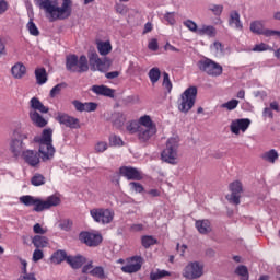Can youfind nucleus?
I'll use <instances>...</instances> for the list:
<instances>
[{
	"instance_id": "nucleus-62",
	"label": "nucleus",
	"mask_w": 280,
	"mask_h": 280,
	"mask_svg": "<svg viewBox=\"0 0 280 280\" xmlns=\"http://www.w3.org/2000/svg\"><path fill=\"white\" fill-rule=\"evenodd\" d=\"M130 231H131L132 233H139V232L143 231V224H141V223L132 224V225L130 226Z\"/></svg>"
},
{
	"instance_id": "nucleus-30",
	"label": "nucleus",
	"mask_w": 280,
	"mask_h": 280,
	"mask_svg": "<svg viewBox=\"0 0 280 280\" xmlns=\"http://www.w3.org/2000/svg\"><path fill=\"white\" fill-rule=\"evenodd\" d=\"M249 30L254 34H259V35H262V36H268L267 33L271 32V30H264V24L259 21L252 22Z\"/></svg>"
},
{
	"instance_id": "nucleus-5",
	"label": "nucleus",
	"mask_w": 280,
	"mask_h": 280,
	"mask_svg": "<svg viewBox=\"0 0 280 280\" xmlns=\"http://www.w3.org/2000/svg\"><path fill=\"white\" fill-rule=\"evenodd\" d=\"M66 69L71 73H86L89 71V59L85 55L80 58L78 55H68L66 57Z\"/></svg>"
},
{
	"instance_id": "nucleus-56",
	"label": "nucleus",
	"mask_w": 280,
	"mask_h": 280,
	"mask_svg": "<svg viewBox=\"0 0 280 280\" xmlns=\"http://www.w3.org/2000/svg\"><path fill=\"white\" fill-rule=\"evenodd\" d=\"M43 257H45V254L43 253V250H40L39 248L35 249L33 252V261L36 264L38 261H40V259H43Z\"/></svg>"
},
{
	"instance_id": "nucleus-16",
	"label": "nucleus",
	"mask_w": 280,
	"mask_h": 280,
	"mask_svg": "<svg viewBox=\"0 0 280 280\" xmlns=\"http://www.w3.org/2000/svg\"><path fill=\"white\" fill-rule=\"evenodd\" d=\"M120 175H122L127 180H142L143 175L141 171L132 166H121L119 168Z\"/></svg>"
},
{
	"instance_id": "nucleus-20",
	"label": "nucleus",
	"mask_w": 280,
	"mask_h": 280,
	"mask_svg": "<svg viewBox=\"0 0 280 280\" xmlns=\"http://www.w3.org/2000/svg\"><path fill=\"white\" fill-rule=\"evenodd\" d=\"M195 226L200 235H209V233L213 231V228H211V221L207 219L197 220Z\"/></svg>"
},
{
	"instance_id": "nucleus-41",
	"label": "nucleus",
	"mask_w": 280,
	"mask_h": 280,
	"mask_svg": "<svg viewBox=\"0 0 280 280\" xmlns=\"http://www.w3.org/2000/svg\"><path fill=\"white\" fill-rule=\"evenodd\" d=\"M156 238H154L153 236L150 235H144L141 237V244L143 246V248H150V246H154V244H156Z\"/></svg>"
},
{
	"instance_id": "nucleus-17",
	"label": "nucleus",
	"mask_w": 280,
	"mask_h": 280,
	"mask_svg": "<svg viewBox=\"0 0 280 280\" xmlns=\"http://www.w3.org/2000/svg\"><path fill=\"white\" fill-rule=\"evenodd\" d=\"M42 155L35 150H25L22 152L23 161L31 167H37L40 163Z\"/></svg>"
},
{
	"instance_id": "nucleus-54",
	"label": "nucleus",
	"mask_w": 280,
	"mask_h": 280,
	"mask_svg": "<svg viewBox=\"0 0 280 280\" xmlns=\"http://www.w3.org/2000/svg\"><path fill=\"white\" fill-rule=\"evenodd\" d=\"M270 49V46H268V44L265 43H260V44H256L252 51H268Z\"/></svg>"
},
{
	"instance_id": "nucleus-12",
	"label": "nucleus",
	"mask_w": 280,
	"mask_h": 280,
	"mask_svg": "<svg viewBox=\"0 0 280 280\" xmlns=\"http://www.w3.org/2000/svg\"><path fill=\"white\" fill-rule=\"evenodd\" d=\"M89 62L91 71H101V73H105V71H108V66L106 65V61L102 60L97 52H91L89 55Z\"/></svg>"
},
{
	"instance_id": "nucleus-4",
	"label": "nucleus",
	"mask_w": 280,
	"mask_h": 280,
	"mask_svg": "<svg viewBox=\"0 0 280 280\" xmlns=\"http://www.w3.org/2000/svg\"><path fill=\"white\" fill-rule=\"evenodd\" d=\"M24 139H27V133H25L21 127H16L9 141V150L14 159H19V156L23 154V150H25Z\"/></svg>"
},
{
	"instance_id": "nucleus-46",
	"label": "nucleus",
	"mask_w": 280,
	"mask_h": 280,
	"mask_svg": "<svg viewBox=\"0 0 280 280\" xmlns=\"http://www.w3.org/2000/svg\"><path fill=\"white\" fill-rule=\"evenodd\" d=\"M62 89H67V83H59L57 85H55L51 90H50V97H56L57 95H60Z\"/></svg>"
},
{
	"instance_id": "nucleus-7",
	"label": "nucleus",
	"mask_w": 280,
	"mask_h": 280,
	"mask_svg": "<svg viewBox=\"0 0 280 280\" xmlns=\"http://www.w3.org/2000/svg\"><path fill=\"white\" fill-rule=\"evenodd\" d=\"M198 95V88L190 86L186 89L183 94L180 95V98L178 100V110L180 113H188L194 108V105L196 104V97Z\"/></svg>"
},
{
	"instance_id": "nucleus-19",
	"label": "nucleus",
	"mask_w": 280,
	"mask_h": 280,
	"mask_svg": "<svg viewBox=\"0 0 280 280\" xmlns=\"http://www.w3.org/2000/svg\"><path fill=\"white\" fill-rule=\"evenodd\" d=\"M154 135H156V127H140V130L138 131V140L140 141V143H148V141H150V139H152Z\"/></svg>"
},
{
	"instance_id": "nucleus-44",
	"label": "nucleus",
	"mask_w": 280,
	"mask_h": 280,
	"mask_svg": "<svg viewBox=\"0 0 280 280\" xmlns=\"http://www.w3.org/2000/svg\"><path fill=\"white\" fill-rule=\"evenodd\" d=\"M208 10L214 14V16H221L222 12H224V5L222 4H210Z\"/></svg>"
},
{
	"instance_id": "nucleus-38",
	"label": "nucleus",
	"mask_w": 280,
	"mask_h": 280,
	"mask_svg": "<svg viewBox=\"0 0 280 280\" xmlns=\"http://www.w3.org/2000/svg\"><path fill=\"white\" fill-rule=\"evenodd\" d=\"M45 176L40 173H36L31 178V185H33V187H40L42 185H45Z\"/></svg>"
},
{
	"instance_id": "nucleus-22",
	"label": "nucleus",
	"mask_w": 280,
	"mask_h": 280,
	"mask_svg": "<svg viewBox=\"0 0 280 280\" xmlns=\"http://www.w3.org/2000/svg\"><path fill=\"white\" fill-rule=\"evenodd\" d=\"M67 264H69V266H71V268L74 270H78V268H82V266L86 264V258L82 255L68 256Z\"/></svg>"
},
{
	"instance_id": "nucleus-36",
	"label": "nucleus",
	"mask_w": 280,
	"mask_h": 280,
	"mask_svg": "<svg viewBox=\"0 0 280 280\" xmlns=\"http://www.w3.org/2000/svg\"><path fill=\"white\" fill-rule=\"evenodd\" d=\"M139 126L141 128H156V125L154 121H152V118L148 115L141 116L138 120Z\"/></svg>"
},
{
	"instance_id": "nucleus-6",
	"label": "nucleus",
	"mask_w": 280,
	"mask_h": 280,
	"mask_svg": "<svg viewBox=\"0 0 280 280\" xmlns=\"http://www.w3.org/2000/svg\"><path fill=\"white\" fill-rule=\"evenodd\" d=\"M180 139L178 137L168 138L166 141V148L162 151V161L170 163L171 165H176L178 161V145Z\"/></svg>"
},
{
	"instance_id": "nucleus-3",
	"label": "nucleus",
	"mask_w": 280,
	"mask_h": 280,
	"mask_svg": "<svg viewBox=\"0 0 280 280\" xmlns=\"http://www.w3.org/2000/svg\"><path fill=\"white\" fill-rule=\"evenodd\" d=\"M54 130L44 129L40 137L34 139L35 143L39 145V154H42V161L47 162L54 159L56 149L54 148Z\"/></svg>"
},
{
	"instance_id": "nucleus-18",
	"label": "nucleus",
	"mask_w": 280,
	"mask_h": 280,
	"mask_svg": "<svg viewBox=\"0 0 280 280\" xmlns=\"http://www.w3.org/2000/svg\"><path fill=\"white\" fill-rule=\"evenodd\" d=\"M249 127H250V119L241 118V119H235L231 122L230 130L231 132H233V135H240V130H242V132H246V130H248Z\"/></svg>"
},
{
	"instance_id": "nucleus-39",
	"label": "nucleus",
	"mask_w": 280,
	"mask_h": 280,
	"mask_svg": "<svg viewBox=\"0 0 280 280\" xmlns=\"http://www.w3.org/2000/svg\"><path fill=\"white\" fill-rule=\"evenodd\" d=\"M235 275H237L238 277H241V280H248V279H249L248 267H246V266H244V265H240V266L235 269Z\"/></svg>"
},
{
	"instance_id": "nucleus-53",
	"label": "nucleus",
	"mask_w": 280,
	"mask_h": 280,
	"mask_svg": "<svg viewBox=\"0 0 280 280\" xmlns=\"http://www.w3.org/2000/svg\"><path fill=\"white\" fill-rule=\"evenodd\" d=\"M109 143H110V145L121 147V145H124V140H121L120 137L114 135V136L109 137Z\"/></svg>"
},
{
	"instance_id": "nucleus-64",
	"label": "nucleus",
	"mask_w": 280,
	"mask_h": 280,
	"mask_svg": "<svg viewBox=\"0 0 280 280\" xmlns=\"http://www.w3.org/2000/svg\"><path fill=\"white\" fill-rule=\"evenodd\" d=\"M185 250H187V245L177 244V253H179L180 257L185 256Z\"/></svg>"
},
{
	"instance_id": "nucleus-35",
	"label": "nucleus",
	"mask_w": 280,
	"mask_h": 280,
	"mask_svg": "<svg viewBox=\"0 0 280 280\" xmlns=\"http://www.w3.org/2000/svg\"><path fill=\"white\" fill-rule=\"evenodd\" d=\"M97 49L101 56H108V54L113 51V46L110 45V42H100L97 44Z\"/></svg>"
},
{
	"instance_id": "nucleus-60",
	"label": "nucleus",
	"mask_w": 280,
	"mask_h": 280,
	"mask_svg": "<svg viewBox=\"0 0 280 280\" xmlns=\"http://www.w3.org/2000/svg\"><path fill=\"white\" fill-rule=\"evenodd\" d=\"M10 8V4L5 0H0V15L5 14L8 12V9Z\"/></svg>"
},
{
	"instance_id": "nucleus-24",
	"label": "nucleus",
	"mask_w": 280,
	"mask_h": 280,
	"mask_svg": "<svg viewBox=\"0 0 280 280\" xmlns=\"http://www.w3.org/2000/svg\"><path fill=\"white\" fill-rule=\"evenodd\" d=\"M275 110L276 113H280L279 102L272 101L269 104V107H265L262 110V117H268L269 119H275V114L272 113Z\"/></svg>"
},
{
	"instance_id": "nucleus-50",
	"label": "nucleus",
	"mask_w": 280,
	"mask_h": 280,
	"mask_svg": "<svg viewBox=\"0 0 280 280\" xmlns=\"http://www.w3.org/2000/svg\"><path fill=\"white\" fill-rule=\"evenodd\" d=\"M129 189L130 191H135V194H142L144 188L143 185H141L139 182H130Z\"/></svg>"
},
{
	"instance_id": "nucleus-9",
	"label": "nucleus",
	"mask_w": 280,
	"mask_h": 280,
	"mask_svg": "<svg viewBox=\"0 0 280 280\" xmlns=\"http://www.w3.org/2000/svg\"><path fill=\"white\" fill-rule=\"evenodd\" d=\"M90 215L97 224H110L115 218V212L108 208H93Z\"/></svg>"
},
{
	"instance_id": "nucleus-13",
	"label": "nucleus",
	"mask_w": 280,
	"mask_h": 280,
	"mask_svg": "<svg viewBox=\"0 0 280 280\" xmlns=\"http://www.w3.org/2000/svg\"><path fill=\"white\" fill-rule=\"evenodd\" d=\"M79 237L83 242V244L90 247L100 246V244H102V234L81 232Z\"/></svg>"
},
{
	"instance_id": "nucleus-10",
	"label": "nucleus",
	"mask_w": 280,
	"mask_h": 280,
	"mask_svg": "<svg viewBox=\"0 0 280 280\" xmlns=\"http://www.w3.org/2000/svg\"><path fill=\"white\" fill-rule=\"evenodd\" d=\"M202 270L203 267L200 265V262H189L183 270V277L189 280L200 279L202 276Z\"/></svg>"
},
{
	"instance_id": "nucleus-21",
	"label": "nucleus",
	"mask_w": 280,
	"mask_h": 280,
	"mask_svg": "<svg viewBox=\"0 0 280 280\" xmlns=\"http://www.w3.org/2000/svg\"><path fill=\"white\" fill-rule=\"evenodd\" d=\"M91 91L96 95H103L104 97H115V90L106 85H93Z\"/></svg>"
},
{
	"instance_id": "nucleus-51",
	"label": "nucleus",
	"mask_w": 280,
	"mask_h": 280,
	"mask_svg": "<svg viewBox=\"0 0 280 280\" xmlns=\"http://www.w3.org/2000/svg\"><path fill=\"white\" fill-rule=\"evenodd\" d=\"M176 13L175 12H166L164 14V20L168 23V25H176Z\"/></svg>"
},
{
	"instance_id": "nucleus-2",
	"label": "nucleus",
	"mask_w": 280,
	"mask_h": 280,
	"mask_svg": "<svg viewBox=\"0 0 280 280\" xmlns=\"http://www.w3.org/2000/svg\"><path fill=\"white\" fill-rule=\"evenodd\" d=\"M20 202L25 207H34L33 211H36V213H40L42 211H47V209H51V207H58L61 200L60 197L56 195L47 197L46 200H42L40 198H36L31 195H25L20 197Z\"/></svg>"
},
{
	"instance_id": "nucleus-34",
	"label": "nucleus",
	"mask_w": 280,
	"mask_h": 280,
	"mask_svg": "<svg viewBox=\"0 0 280 280\" xmlns=\"http://www.w3.org/2000/svg\"><path fill=\"white\" fill-rule=\"evenodd\" d=\"M264 161H267V163H276V161L279 159V152L277 150L271 149L267 152H265L261 156Z\"/></svg>"
},
{
	"instance_id": "nucleus-47",
	"label": "nucleus",
	"mask_w": 280,
	"mask_h": 280,
	"mask_svg": "<svg viewBox=\"0 0 280 280\" xmlns=\"http://www.w3.org/2000/svg\"><path fill=\"white\" fill-rule=\"evenodd\" d=\"M240 105V101L233 98L226 103L221 104V108H226V110H235Z\"/></svg>"
},
{
	"instance_id": "nucleus-15",
	"label": "nucleus",
	"mask_w": 280,
	"mask_h": 280,
	"mask_svg": "<svg viewBox=\"0 0 280 280\" xmlns=\"http://www.w3.org/2000/svg\"><path fill=\"white\" fill-rule=\"evenodd\" d=\"M141 266H143V258L141 256H133L126 266L121 267V270L127 275H132V272H139Z\"/></svg>"
},
{
	"instance_id": "nucleus-59",
	"label": "nucleus",
	"mask_w": 280,
	"mask_h": 280,
	"mask_svg": "<svg viewBox=\"0 0 280 280\" xmlns=\"http://www.w3.org/2000/svg\"><path fill=\"white\" fill-rule=\"evenodd\" d=\"M33 231L34 233H36L37 235H45V233H47V230L43 229V226L39 223H36L33 226Z\"/></svg>"
},
{
	"instance_id": "nucleus-29",
	"label": "nucleus",
	"mask_w": 280,
	"mask_h": 280,
	"mask_svg": "<svg viewBox=\"0 0 280 280\" xmlns=\"http://www.w3.org/2000/svg\"><path fill=\"white\" fill-rule=\"evenodd\" d=\"M31 121L35 124V126H38V128H45L47 126V121L44 119V117L38 114L36 110L30 112Z\"/></svg>"
},
{
	"instance_id": "nucleus-11",
	"label": "nucleus",
	"mask_w": 280,
	"mask_h": 280,
	"mask_svg": "<svg viewBox=\"0 0 280 280\" xmlns=\"http://www.w3.org/2000/svg\"><path fill=\"white\" fill-rule=\"evenodd\" d=\"M230 191L231 195L226 196V199L232 205H240V198H242V191H244V188L242 186V182L235 180L230 184Z\"/></svg>"
},
{
	"instance_id": "nucleus-45",
	"label": "nucleus",
	"mask_w": 280,
	"mask_h": 280,
	"mask_svg": "<svg viewBox=\"0 0 280 280\" xmlns=\"http://www.w3.org/2000/svg\"><path fill=\"white\" fill-rule=\"evenodd\" d=\"M31 36H40V31H38V26L34 23L33 20H30V22L26 25Z\"/></svg>"
},
{
	"instance_id": "nucleus-26",
	"label": "nucleus",
	"mask_w": 280,
	"mask_h": 280,
	"mask_svg": "<svg viewBox=\"0 0 280 280\" xmlns=\"http://www.w3.org/2000/svg\"><path fill=\"white\" fill-rule=\"evenodd\" d=\"M217 34H218V31L215 30V27L213 25L203 24L198 30L199 36H209V38H215Z\"/></svg>"
},
{
	"instance_id": "nucleus-25",
	"label": "nucleus",
	"mask_w": 280,
	"mask_h": 280,
	"mask_svg": "<svg viewBox=\"0 0 280 280\" xmlns=\"http://www.w3.org/2000/svg\"><path fill=\"white\" fill-rule=\"evenodd\" d=\"M30 106H31L32 110H35V113H37V110L39 113H44V114L49 113V107L45 106L43 104V102H40V100H38V97L31 98Z\"/></svg>"
},
{
	"instance_id": "nucleus-57",
	"label": "nucleus",
	"mask_w": 280,
	"mask_h": 280,
	"mask_svg": "<svg viewBox=\"0 0 280 280\" xmlns=\"http://www.w3.org/2000/svg\"><path fill=\"white\" fill-rule=\"evenodd\" d=\"M59 229L61 231H71V221L69 220H63L59 223Z\"/></svg>"
},
{
	"instance_id": "nucleus-1",
	"label": "nucleus",
	"mask_w": 280,
	"mask_h": 280,
	"mask_svg": "<svg viewBox=\"0 0 280 280\" xmlns=\"http://www.w3.org/2000/svg\"><path fill=\"white\" fill-rule=\"evenodd\" d=\"M39 10H43L50 23L65 21L71 16L73 10L72 0H36Z\"/></svg>"
},
{
	"instance_id": "nucleus-48",
	"label": "nucleus",
	"mask_w": 280,
	"mask_h": 280,
	"mask_svg": "<svg viewBox=\"0 0 280 280\" xmlns=\"http://www.w3.org/2000/svg\"><path fill=\"white\" fill-rule=\"evenodd\" d=\"M162 86L166 89L167 93H172V81L170 80V74L167 72H163V82Z\"/></svg>"
},
{
	"instance_id": "nucleus-40",
	"label": "nucleus",
	"mask_w": 280,
	"mask_h": 280,
	"mask_svg": "<svg viewBox=\"0 0 280 280\" xmlns=\"http://www.w3.org/2000/svg\"><path fill=\"white\" fill-rule=\"evenodd\" d=\"M126 128L129 135H137V133L139 135V130H141V126L137 120H131Z\"/></svg>"
},
{
	"instance_id": "nucleus-23",
	"label": "nucleus",
	"mask_w": 280,
	"mask_h": 280,
	"mask_svg": "<svg viewBox=\"0 0 280 280\" xmlns=\"http://www.w3.org/2000/svg\"><path fill=\"white\" fill-rule=\"evenodd\" d=\"M27 73V68L22 62H18L11 68V74L15 80H21Z\"/></svg>"
},
{
	"instance_id": "nucleus-31",
	"label": "nucleus",
	"mask_w": 280,
	"mask_h": 280,
	"mask_svg": "<svg viewBox=\"0 0 280 280\" xmlns=\"http://www.w3.org/2000/svg\"><path fill=\"white\" fill-rule=\"evenodd\" d=\"M32 244L35 248H47L49 246V240L46 236L36 235L33 237Z\"/></svg>"
},
{
	"instance_id": "nucleus-32",
	"label": "nucleus",
	"mask_w": 280,
	"mask_h": 280,
	"mask_svg": "<svg viewBox=\"0 0 280 280\" xmlns=\"http://www.w3.org/2000/svg\"><path fill=\"white\" fill-rule=\"evenodd\" d=\"M35 78L37 84H39V86H43V84L47 83V70H45V68L35 69Z\"/></svg>"
},
{
	"instance_id": "nucleus-61",
	"label": "nucleus",
	"mask_w": 280,
	"mask_h": 280,
	"mask_svg": "<svg viewBox=\"0 0 280 280\" xmlns=\"http://www.w3.org/2000/svg\"><path fill=\"white\" fill-rule=\"evenodd\" d=\"M75 110H78V113H84V103L80 102V101H73L72 102Z\"/></svg>"
},
{
	"instance_id": "nucleus-33",
	"label": "nucleus",
	"mask_w": 280,
	"mask_h": 280,
	"mask_svg": "<svg viewBox=\"0 0 280 280\" xmlns=\"http://www.w3.org/2000/svg\"><path fill=\"white\" fill-rule=\"evenodd\" d=\"M68 257L69 256H67L66 250L59 249L51 255L50 259H51L52 264H62V261H67Z\"/></svg>"
},
{
	"instance_id": "nucleus-43",
	"label": "nucleus",
	"mask_w": 280,
	"mask_h": 280,
	"mask_svg": "<svg viewBox=\"0 0 280 280\" xmlns=\"http://www.w3.org/2000/svg\"><path fill=\"white\" fill-rule=\"evenodd\" d=\"M170 275L171 273L167 270L158 269L156 271L150 273V279L151 280H159V279H163L165 277H170Z\"/></svg>"
},
{
	"instance_id": "nucleus-14",
	"label": "nucleus",
	"mask_w": 280,
	"mask_h": 280,
	"mask_svg": "<svg viewBox=\"0 0 280 280\" xmlns=\"http://www.w3.org/2000/svg\"><path fill=\"white\" fill-rule=\"evenodd\" d=\"M57 121L71 130H78V128H80V119L70 116L69 114H58Z\"/></svg>"
},
{
	"instance_id": "nucleus-55",
	"label": "nucleus",
	"mask_w": 280,
	"mask_h": 280,
	"mask_svg": "<svg viewBox=\"0 0 280 280\" xmlns=\"http://www.w3.org/2000/svg\"><path fill=\"white\" fill-rule=\"evenodd\" d=\"M108 150V143L100 141L95 144V152H106Z\"/></svg>"
},
{
	"instance_id": "nucleus-28",
	"label": "nucleus",
	"mask_w": 280,
	"mask_h": 280,
	"mask_svg": "<svg viewBox=\"0 0 280 280\" xmlns=\"http://www.w3.org/2000/svg\"><path fill=\"white\" fill-rule=\"evenodd\" d=\"M109 119L116 128H121L126 124V116L121 112L113 113Z\"/></svg>"
},
{
	"instance_id": "nucleus-49",
	"label": "nucleus",
	"mask_w": 280,
	"mask_h": 280,
	"mask_svg": "<svg viewBox=\"0 0 280 280\" xmlns=\"http://www.w3.org/2000/svg\"><path fill=\"white\" fill-rule=\"evenodd\" d=\"M183 24L185 27H187V30L194 32V34H198V31L200 30L198 28V24H196V22H194L192 20H186L183 22Z\"/></svg>"
},
{
	"instance_id": "nucleus-52",
	"label": "nucleus",
	"mask_w": 280,
	"mask_h": 280,
	"mask_svg": "<svg viewBox=\"0 0 280 280\" xmlns=\"http://www.w3.org/2000/svg\"><path fill=\"white\" fill-rule=\"evenodd\" d=\"M95 110H97V103H94V102L84 103L85 113H95Z\"/></svg>"
},
{
	"instance_id": "nucleus-8",
	"label": "nucleus",
	"mask_w": 280,
	"mask_h": 280,
	"mask_svg": "<svg viewBox=\"0 0 280 280\" xmlns=\"http://www.w3.org/2000/svg\"><path fill=\"white\" fill-rule=\"evenodd\" d=\"M197 67L203 73H207V75H211L212 78H218L222 75V66L213 61V59L205 57L197 62Z\"/></svg>"
},
{
	"instance_id": "nucleus-63",
	"label": "nucleus",
	"mask_w": 280,
	"mask_h": 280,
	"mask_svg": "<svg viewBox=\"0 0 280 280\" xmlns=\"http://www.w3.org/2000/svg\"><path fill=\"white\" fill-rule=\"evenodd\" d=\"M91 270H93V261L91 260L88 265L83 266L82 272L84 275L91 273Z\"/></svg>"
},
{
	"instance_id": "nucleus-27",
	"label": "nucleus",
	"mask_w": 280,
	"mask_h": 280,
	"mask_svg": "<svg viewBox=\"0 0 280 280\" xmlns=\"http://www.w3.org/2000/svg\"><path fill=\"white\" fill-rule=\"evenodd\" d=\"M229 25L230 27H234V30H242L244 27L242 25V21L240 20V12L232 11L230 13Z\"/></svg>"
},
{
	"instance_id": "nucleus-37",
	"label": "nucleus",
	"mask_w": 280,
	"mask_h": 280,
	"mask_svg": "<svg viewBox=\"0 0 280 280\" xmlns=\"http://www.w3.org/2000/svg\"><path fill=\"white\" fill-rule=\"evenodd\" d=\"M149 79L151 81V84H156V82L161 80V70L158 67L152 68L149 71Z\"/></svg>"
},
{
	"instance_id": "nucleus-58",
	"label": "nucleus",
	"mask_w": 280,
	"mask_h": 280,
	"mask_svg": "<svg viewBox=\"0 0 280 280\" xmlns=\"http://www.w3.org/2000/svg\"><path fill=\"white\" fill-rule=\"evenodd\" d=\"M148 48L151 51H159V40L156 38H153L149 42Z\"/></svg>"
},
{
	"instance_id": "nucleus-42",
	"label": "nucleus",
	"mask_w": 280,
	"mask_h": 280,
	"mask_svg": "<svg viewBox=\"0 0 280 280\" xmlns=\"http://www.w3.org/2000/svg\"><path fill=\"white\" fill-rule=\"evenodd\" d=\"M90 275H92V277H96L97 279H106V273L104 272V267L102 266L94 267L90 271Z\"/></svg>"
}]
</instances>
